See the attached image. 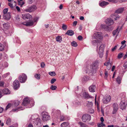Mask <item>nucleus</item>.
Listing matches in <instances>:
<instances>
[{
    "instance_id": "nucleus-1",
    "label": "nucleus",
    "mask_w": 127,
    "mask_h": 127,
    "mask_svg": "<svg viewBox=\"0 0 127 127\" xmlns=\"http://www.w3.org/2000/svg\"><path fill=\"white\" fill-rule=\"evenodd\" d=\"M94 38L101 41L103 38L102 33L100 32H96L93 34Z\"/></svg>"
},
{
    "instance_id": "nucleus-2",
    "label": "nucleus",
    "mask_w": 127,
    "mask_h": 127,
    "mask_svg": "<svg viewBox=\"0 0 127 127\" xmlns=\"http://www.w3.org/2000/svg\"><path fill=\"white\" fill-rule=\"evenodd\" d=\"M82 119L83 122H87L91 119V117L89 115L84 114L83 115L82 117Z\"/></svg>"
},
{
    "instance_id": "nucleus-3",
    "label": "nucleus",
    "mask_w": 127,
    "mask_h": 127,
    "mask_svg": "<svg viewBox=\"0 0 127 127\" xmlns=\"http://www.w3.org/2000/svg\"><path fill=\"white\" fill-rule=\"evenodd\" d=\"M42 119L44 121H46L49 120L50 117L47 113H43L42 115Z\"/></svg>"
},
{
    "instance_id": "nucleus-4",
    "label": "nucleus",
    "mask_w": 127,
    "mask_h": 127,
    "mask_svg": "<svg viewBox=\"0 0 127 127\" xmlns=\"http://www.w3.org/2000/svg\"><path fill=\"white\" fill-rule=\"evenodd\" d=\"M120 108L122 110L125 109L127 105V101L126 100L121 101L120 104Z\"/></svg>"
},
{
    "instance_id": "nucleus-5",
    "label": "nucleus",
    "mask_w": 127,
    "mask_h": 127,
    "mask_svg": "<svg viewBox=\"0 0 127 127\" xmlns=\"http://www.w3.org/2000/svg\"><path fill=\"white\" fill-rule=\"evenodd\" d=\"M27 76L24 74H23L20 75L19 77V79L21 83H24L26 80Z\"/></svg>"
},
{
    "instance_id": "nucleus-6",
    "label": "nucleus",
    "mask_w": 127,
    "mask_h": 127,
    "mask_svg": "<svg viewBox=\"0 0 127 127\" xmlns=\"http://www.w3.org/2000/svg\"><path fill=\"white\" fill-rule=\"evenodd\" d=\"M37 7L35 5H33L29 7L25 10V11L27 12H31L36 10Z\"/></svg>"
},
{
    "instance_id": "nucleus-7",
    "label": "nucleus",
    "mask_w": 127,
    "mask_h": 127,
    "mask_svg": "<svg viewBox=\"0 0 127 127\" xmlns=\"http://www.w3.org/2000/svg\"><path fill=\"white\" fill-rule=\"evenodd\" d=\"M111 99L110 96L109 95H107L103 99V103L104 104H107L110 101Z\"/></svg>"
},
{
    "instance_id": "nucleus-8",
    "label": "nucleus",
    "mask_w": 127,
    "mask_h": 127,
    "mask_svg": "<svg viewBox=\"0 0 127 127\" xmlns=\"http://www.w3.org/2000/svg\"><path fill=\"white\" fill-rule=\"evenodd\" d=\"M113 110L112 112L113 114H116L118 109V105L116 103H114L113 105Z\"/></svg>"
},
{
    "instance_id": "nucleus-9",
    "label": "nucleus",
    "mask_w": 127,
    "mask_h": 127,
    "mask_svg": "<svg viewBox=\"0 0 127 127\" xmlns=\"http://www.w3.org/2000/svg\"><path fill=\"white\" fill-rule=\"evenodd\" d=\"M13 85L14 88V89H16L19 88V82L18 80H15L14 82Z\"/></svg>"
},
{
    "instance_id": "nucleus-10",
    "label": "nucleus",
    "mask_w": 127,
    "mask_h": 127,
    "mask_svg": "<svg viewBox=\"0 0 127 127\" xmlns=\"http://www.w3.org/2000/svg\"><path fill=\"white\" fill-rule=\"evenodd\" d=\"M106 24L109 26H110L113 24L114 22L113 20L110 18H108L105 21Z\"/></svg>"
},
{
    "instance_id": "nucleus-11",
    "label": "nucleus",
    "mask_w": 127,
    "mask_h": 127,
    "mask_svg": "<svg viewBox=\"0 0 127 127\" xmlns=\"http://www.w3.org/2000/svg\"><path fill=\"white\" fill-rule=\"evenodd\" d=\"M3 16L4 19L9 20L11 17L10 13V12H8L6 14H3Z\"/></svg>"
},
{
    "instance_id": "nucleus-12",
    "label": "nucleus",
    "mask_w": 127,
    "mask_h": 127,
    "mask_svg": "<svg viewBox=\"0 0 127 127\" xmlns=\"http://www.w3.org/2000/svg\"><path fill=\"white\" fill-rule=\"evenodd\" d=\"M30 102V100L28 97L25 98L22 103V105L25 106L27 105Z\"/></svg>"
},
{
    "instance_id": "nucleus-13",
    "label": "nucleus",
    "mask_w": 127,
    "mask_h": 127,
    "mask_svg": "<svg viewBox=\"0 0 127 127\" xmlns=\"http://www.w3.org/2000/svg\"><path fill=\"white\" fill-rule=\"evenodd\" d=\"M22 17L24 19H30L32 17V16L29 14H22Z\"/></svg>"
},
{
    "instance_id": "nucleus-14",
    "label": "nucleus",
    "mask_w": 127,
    "mask_h": 127,
    "mask_svg": "<svg viewBox=\"0 0 127 127\" xmlns=\"http://www.w3.org/2000/svg\"><path fill=\"white\" fill-rule=\"evenodd\" d=\"M89 91L92 92H95V89H96V86L94 85H92L89 87Z\"/></svg>"
},
{
    "instance_id": "nucleus-15",
    "label": "nucleus",
    "mask_w": 127,
    "mask_h": 127,
    "mask_svg": "<svg viewBox=\"0 0 127 127\" xmlns=\"http://www.w3.org/2000/svg\"><path fill=\"white\" fill-rule=\"evenodd\" d=\"M98 63L97 61H95L94 62L92 65L91 66L92 68H93V69L95 71L98 66Z\"/></svg>"
},
{
    "instance_id": "nucleus-16",
    "label": "nucleus",
    "mask_w": 127,
    "mask_h": 127,
    "mask_svg": "<svg viewBox=\"0 0 127 127\" xmlns=\"http://www.w3.org/2000/svg\"><path fill=\"white\" fill-rule=\"evenodd\" d=\"M86 73H89L91 72H93L94 70L93 69V68H92L91 66L88 67L87 68L86 70Z\"/></svg>"
},
{
    "instance_id": "nucleus-17",
    "label": "nucleus",
    "mask_w": 127,
    "mask_h": 127,
    "mask_svg": "<svg viewBox=\"0 0 127 127\" xmlns=\"http://www.w3.org/2000/svg\"><path fill=\"white\" fill-rule=\"evenodd\" d=\"M109 4V3L105 1H103L99 3V5L102 7H103L104 6H105Z\"/></svg>"
},
{
    "instance_id": "nucleus-18",
    "label": "nucleus",
    "mask_w": 127,
    "mask_h": 127,
    "mask_svg": "<svg viewBox=\"0 0 127 127\" xmlns=\"http://www.w3.org/2000/svg\"><path fill=\"white\" fill-rule=\"evenodd\" d=\"M3 93L5 94H9L10 93V91L8 89L6 88L2 90Z\"/></svg>"
},
{
    "instance_id": "nucleus-19",
    "label": "nucleus",
    "mask_w": 127,
    "mask_h": 127,
    "mask_svg": "<svg viewBox=\"0 0 127 127\" xmlns=\"http://www.w3.org/2000/svg\"><path fill=\"white\" fill-rule=\"evenodd\" d=\"M78 124L80 125V127H89L87 125L82 122H79Z\"/></svg>"
},
{
    "instance_id": "nucleus-20",
    "label": "nucleus",
    "mask_w": 127,
    "mask_h": 127,
    "mask_svg": "<svg viewBox=\"0 0 127 127\" xmlns=\"http://www.w3.org/2000/svg\"><path fill=\"white\" fill-rule=\"evenodd\" d=\"M104 65L107 66V68L109 70L110 69L111 65V64L109 62L105 63L104 64Z\"/></svg>"
},
{
    "instance_id": "nucleus-21",
    "label": "nucleus",
    "mask_w": 127,
    "mask_h": 127,
    "mask_svg": "<svg viewBox=\"0 0 127 127\" xmlns=\"http://www.w3.org/2000/svg\"><path fill=\"white\" fill-rule=\"evenodd\" d=\"M65 34L70 36H72L74 34V32L72 30H70L68 31Z\"/></svg>"
},
{
    "instance_id": "nucleus-22",
    "label": "nucleus",
    "mask_w": 127,
    "mask_h": 127,
    "mask_svg": "<svg viewBox=\"0 0 127 127\" xmlns=\"http://www.w3.org/2000/svg\"><path fill=\"white\" fill-rule=\"evenodd\" d=\"M124 10L123 8H119L116 10L115 12L117 13H122Z\"/></svg>"
},
{
    "instance_id": "nucleus-23",
    "label": "nucleus",
    "mask_w": 127,
    "mask_h": 127,
    "mask_svg": "<svg viewBox=\"0 0 127 127\" xmlns=\"http://www.w3.org/2000/svg\"><path fill=\"white\" fill-rule=\"evenodd\" d=\"M101 41L98 39H93L92 41V43L94 45L95 44L100 43L101 42Z\"/></svg>"
},
{
    "instance_id": "nucleus-24",
    "label": "nucleus",
    "mask_w": 127,
    "mask_h": 127,
    "mask_svg": "<svg viewBox=\"0 0 127 127\" xmlns=\"http://www.w3.org/2000/svg\"><path fill=\"white\" fill-rule=\"evenodd\" d=\"M122 77L120 76H118L116 79V81L119 84H120L121 83V81L122 80Z\"/></svg>"
},
{
    "instance_id": "nucleus-25",
    "label": "nucleus",
    "mask_w": 127,
    "mask_h": 127,
    "mask_svg": "<svg viewBox=\"0 0 127 127\" xmlns=\"http://www.w3.org/2000/svg\"><path fill=\"white\" fill-rule=\"evenodd\" d=\"M115 14L112 15H111L112 18L114 19L115 20L118 19L120 17L119 16H116Z\"/></svg>"
},
{
    "instance_id": "nucleus-26",
    "label": "nucleus",
    "mask_w": 127,
    "mask_h": 127,
    "mask_svg": "<svg viewBox=\"0 0 127 127\" xmlns=\"http://www.w3.org/2000/svg\"><path fill=\"white\" fill-rule=\"evenodd\" d=\"M104 47V45L103 44H102L99 47V51H100L101 50H102V51H103V50Z\"/></svg>"
},
{
    "instance_id": "nucleus-27",
    "label": "nucleus",
    "mask_w": 127,
    "mask_h": 127,
    "mask_svg": "<svg viewBox=\"0 0 127 127\" xmlns=\"http://www.w3.org/2000/svg\"><path fill=\"white\" fill-rule=\"evenodd\" d=\"M56 40L57 42H61L62 41V38L61 36H58L56 37Z\"/></svg>"
},
{
    "instance_id": "nucleus-28",
    "label": "nucleus",
    "mask_w": 127,
    "mask_h": 127,
    "mask_svg": "<svg viewBox=\"0 0 127 127\" xmlns=\"http://www.w3.org/2000/svg\"><path fill=\"white\" fill-rule=\"evenodd\" d=\"M105 125L103 124V122L98 123L97 124V127H105Z\"/></svg>"
},
{
    "instance_id": "nucleus-29",
    "label": "nucleus",
    "mask_w": 127,
    "mask_h": 127,
    "mask_svg": "<svg viewBox=\"0 0 127 127\" xmlns=\"http://www.w3.org/2000/svg\"><path fill=\"white\" fill-rule=\"evenodd\" d=\"M68 125V123L67 122H64L62 123L61 125V127H66Z\"/></svg>"
},
{
    "instance_id": "nucleus-30",
    "label": "nucleus",
    "mask_w": 127,
    "mask_h": 127,
    "mask_svg": "<svg viewBox=\"0 0 127 127\" xmlns=\"http://www.w3.org/2000/svg\"><path fill=\"white\" fill-rule=\"evenodd\" d=\"M83 96L86 98H88L90 97L88 93L86 92H85L83 93Z\"/></svg>"
},
{
    "instance_id": "nucleus-31",
    "label": "nucleus",
    "mask_w": 127,
    "mask_h": 127,
    "mask_svg": "<svg viewBox=\"0 0 127 127\" xmlns=\"http://www.w3.org/2000/svg\"><path fill=\"white\" fill-rule=\"evenodd\" d=\"M93 105V103L91 102L88 101L87 106L88 107H91Z\"/></svg>"
},
{
    "instance_id": "nucleus-32",
    "label": "nucleus",
    "mask_w": 127,
    "mask_h": 127,
    "mask_svg": "<svg viewBox=\"0 0 127 127\" xmlns=\"http://www.w3.org/2000/svg\"><path fill=\"white\" fill-rule=\"evenodd\" d=\"M71 45L72 46L74 47H76L77 45V43L75 41H73L71 43Z\"/></svg>"
},
{
    "instance_id": "nucleus-33",
    "label": "nucleus",
    "mask_w": 127,
    "mask_h": 127,
    "mask_svg": "<svg viewBox=\"0 0 127 127\" xmlns=\"http://www.w3.org/2000/svg\"><path fill=\"white\" fill-rule=\"evenodd\" d=\"M103 51H102V50H101V51H98V54L99 55V57L100 58H102L103 56Z\"/></svg>"
},
{
    "instance_id": "nucleus-34",
    "label": "nucleus",
    "mask_w": 127,
    "mask_h": 127,
    "mask_svg": "<svg viewBox=\"0 0 127 127\" xmlns=\"http://www.w3.org/2000/svg\"><path fill=\"white\" fill-rule=\"evenodd\" d=\"M49 74L51 76H54L56 75L55 72L54 71L49 72Z\"/></svg>"
},
{
    "instance_id": "nucleus-35",
    "label": "nucleus",
    "mask_w": 127,
    "mask_h": 127,
    "mask_svg": "<svg viewBox=\"0 0 127 127\" xmlns=\"http://www.w3.org/2000/svg\"><path fill=\"white\" fill-rule=\"evenodd\" d=\"M123 53H120L118 54V58L119 59L121 58L123 56Z\"/></svg>"
},
{
    "instance_id": "nucleus-36",
    "label": "nucleus",
    "mask_w": 127,
    "mask_h": 127,
    "mask_svg": "<svg viewBox=\"0 0 127 127\" xmlns=\"http://www.w3.org/2000/svg\"><path fill=\"white\" fill-rule=\"evenodd\" d=\"M40 75L39 74H36L34 75V77L37 79H40Z\"/></svg>"
},
{
    "instance_id": "nucleus-37",
    "label": "nucleus",
    "mask_w": 127,
    "mask_h": 127,
    "mask_svg": "<svg viewBox=\"0 0 127 127\" xmlns=\"http://www.w3.org/2000/svg\"><path fill=\"white\" fill-rule=\"evenodd\" d=\"M33 24V21L27 22V26H30L32 25Z\"/></svg>"
},
{
    "instance_id": "nucleus-38",
    "label": "nucleus",
    "mask_w": 127,
    "mask_h": 127,
    "mask_svg": "<svg viewBox=\"0 0 127 127\" xmlns=\"http://www.w3.org/2000/svg\"><path fill=\"white\" fill-rule=\"evenodd\" d=\"M4 46L1 44L0 43V51H2L3 50Z\"/></svg>"
},
{
    "instance_id": "nucleus-39",
    "label": "nucleus",
    "mask_w": 127,
    "mask_h": 127,
    "mask_svg": "<svg viewBox=\"0 0 127 127\" xmlns=\"http://www.w3.org/2000/svg\"><path fill=\"white\" fill-rule=\"evenodd\" d=\"M57 88V87L56 86L53 85H51L50 87V89L53 90H55Z\"/></svg>"
},
{
    "instance_id": "nucleus-40",
    "label": "nucleus",
    "mask_w": 127,
    "mask_h": 127,
    "mask_svg": "<svg viewBox=\"0 0 127 127\" xmlns=\"http://www.w3.org/2000/svg\"><path fill=\"white\" fill-rule=\"evenodd\" d=\"M11 123V119L10 118H8L7 120L6 123L7 124L9 125Z\"/></svg>"
},
{
    "instance_id": "nucleus-41",
    "label": "nucleus",
    "mask_w": 127,
    "mask_h": 127,
    "mask_svg": "<svg viewBox=\"0 0 127 127\" xmlns=\"http://www.w3.org/2000/svg\"><path fill=\"white\" fill-rule=\"evenodd\" d=\"M118 29L119 27H118L116 30L114 31H113V34L114 36L116 34V33H117V32L118 31Z\"/></svg>"
},
{
    "instance_id": "nucleus-42",
    "label": "nucleus",
    "mask_w": 127,
    "mask_h": 127,
    "mask_svg": "<svg viewBox=\"0 0 127 127\" xmlns=\"http://www.w3.org/2000/svg\"><path fill=\"white\" fill-rule=\"evenodd\" d=\"M60 119L61 121H64L65 120V118L64 116L62 115L61 116Z\"/></svg>"
},
{
    "instance_id": "nucleus-43",
    "label": "nucleus",
    "mask_w": 127,
    "mask_h": 127,
    "mask_svg": "<svg viewBox=\"0 0 127 127\" xmlns=\"http://www.w3.org/2000/svg\"><path fill=\"white\" fill-rule=\"evenodd\" d=\"M20 102L18 101H16L14 103V105L16 106H17L19 104Z\"/></svg>"
},
{
    "instance_id": "nucleus-44",
    "label": "nucleus",
    "mask_w": 127,
    "mask_h": 127,
    "mask_svg": "<svg viewBox=\"0 0 127 127\" xmlns=\"http://www.w3.org/2000/svg\"><path fill=\"white\" fill-rule=\"evenodd\" d=\"M62 28L63 30H66L67 29L66 25L64 24H63L62 26Z\"/></svg>"
},
{
    "instance_id": "nucleus-45",
    "label": "nucleus",
    "mask_w": 127,
    "mask_h": 127,
    "mask_svg": "<svg viewBox=\"0 0 127 127\" xmlns=\"http://www.w3.org/2000/svg\"><path fill=\"white\" fill-rule=\"evenodd\" d=\"M8 5L10 6L11 8H13L15 6L14 5H13V4L11 2H9L8 3Z\"/></svg>"
},
{
    "instance_id": "nucleus-46",
    "label": "nucleus",
    "mask_w": 127,
    "mask_h": 127,
    "mask_svg": "<svg viewBox=\"0 0 127 127\" xmlns=\"http://www.w3.org/2000/svg\"><path fill=\"white\" fill-rule=\"evenodd\" d=\"M21 107H18L17 108H16L15 109H13L12 110V111H16L17 110H22V109H21Z\"/></svg>"
},
{
    "instance_id": "nucleus-47",
    "label": "nucleus",
    "mask_w": 127,
    "mask_h": 127,
    "mask_svg": "<svg viewBox=\"0 0 127 127\" xmlns=\"http://www.w3.org/2000/svg\"><path fill=\"white\" fill-rule=\"evenodd\" d=\"M8 9L7 8L4 9L3 11V13L4 14H7L8 11Z\"/></svg>"
},
{
    "instance_id": "nucleus-48",
    "label": "nucleus",
    "mask_w": 127,
    "mask_h": 127,
    "mask_svg": "<svg viewBox=\"0 0 127 127\" xmlns=\"http://www.w3.org/2000/svg\"><path fill=\"white\" fill-rule=\"evenodd\" d=\"M3 94L2 90L0 89V98H1L3 95L2 94Z\"/></svg>"
},
{
    "instance_id": "nucleus-49",
    "label": "nucleus",
    "mask_w": 127,
    "mask_h": 127,
    "mask_svg": "<svg viewBox=\"0 0 127 127\" xmlns=\"http://www.w3.org/2000/svg\"><path fill=\"white\" fill-rule=\"evenodd\" d=\"M56 81V79L55 78H53L51 79V82L52 84L53 83Z\"/></svg>"
},
{
    "instance_id": "nucleus-50",
    "label": "nucleus",
    "mask_w": 127,
    "mask_h": 127,
    "mask_svg": "<svg viewBox=\"0 0 127 127\" xmlns=\"http://www.w3.org/2000/svg\"><path fill=\"white\" fill-rule=\"evenodd\" d=\"M11 106V104L10 103H9L6 106V110H7Z\"/></svg>"
},
{
    "instance_id": "nucleus-51",
    "label": "nucleus",
    "mask_w": 127,
    "mask_h": 127,
    "mask_svg": "<svg viewBox=\"0 0 127 127\" xmlns=\"http://www.w3.org/2000/svg\"><path fill=\"white\" fill-rule=\"evenodd\" d=\"M34 1V0H28V2L29 4H31Z\"/></svg>"
},
{
    "instance_id": "nucleus-52",
    "label": "nucleus",
    "mask_w": 127,
    "mask_h": 127,
    "mask_svg": "<svg viewBox=\"0 0 127 127\" xmlns=\"http://www.w3.org/2000/svg\"><path fill=\"white\" fill-rule=\"evenodd\" d=\"M7 24H3V26L5 29H7L8 28V27H7Z\"/></svg>"
},
{
    "instance_id": "nucleus-53",
    "label": "nucleus",
    "mask_w": 127,
    "mask_h": 127,
    "mask_svg": "<svg viewBox=\"0 0 127 127\" xmlns=\"http://www.w3.org/2000/svg\"><path fill=\"white\" fill-rule=\"evenodd\" d=\"M118 45H116L114 46V47L112 48V51H114L117 48V46H118Z\"/></svg>"
},
{
    "instance_id": "nucleus-54",
    "label": "nucleus",
    "mask_w": 127,
    "mask_h": 127,
    "mask_svg": "<svg viewBox=\"0 0 127 127\" xmlns=\"http://www.w3.org/2000/svg\"><path fill=\"white\" fill-rule=\"evenodd\" d=\"M124 67L125 68H126L127 67V61L124 64Z\"/></svg>"
},
{
    "instance_id": "nucleus-55",
    "label": "nucleus",
    "mask_w": 127,
    "mask_h": 127,
    "mask_svg": "<svg viewBox=\"0 0 127 127\" xmlns=\"http://www.w3.org/2000/svg\"><path fill=\"white\" fill-rule=\"evenodd\" d=\"M105 76L104 78H106L108 76V73L107 71H105Z\"/></svg>"
},
{
    "instance_id": "nucleus-56",
    "label": "nucleus",
    "mask_w": 127,
    "mask_h": 127,
    "mask_svg": "<svg viewBox=\"0 0 127 127\" xmlns=\"http://www.w3.org/2000/svg\"><path fill=\"white\" fill-rule=\"evenodd\" d=\"M82 38V36L80 35L78 37V39L79 40H81Z\"/></svg>"
},
{
    "instance_id": "nucleus-57",
    "label": "nucleus",
    "mask_w": 127,
    "mask_h": 127,
    "mask_svg": "<svg viewBox=\"0 0 127 127\" xmlns=\"http://www.w3.org/2000/svg\"><path fill=\"white\" fill-rule=\"evenodd\" d=\"M38 17H35L34 19V22H36L38 21Z\"/></svg>"
},
{
    "instance_id": "nucleus-58",
    "label": "nucleus",
    "mask_w": 127,
    "mask_h": 127,
    "mask_svg": "<svg viewBox=\"0 0 127 127\" xmlns=\"http://www.w3.org/2000/svg\"><path fill=\"white\" fill-rule=\"evenodd\" d=\"M77 21H74L73 23V26H76V25L77 23Z\"/></svg>"
},
{
    "instance_id": "nucleus-59",
    "label": "nucleus",
    "mask_w": 127,
    "mask_h": 127,
    "mask_svg": "<svg viewBox=\"0 0 127 127\" xmlns=\"http://www.w3.org/2000/svg\"><path fill=\"white\" fill-rule=\"evenodd\" d=\"M4 84L3 82L2 81L0 82V86H3Z\"/></svg>"
},
{
    "instance_id": "nucleus-60",
    "label": "nucleus",
    "mask_w": 127,
    "mask_h": 127,
    "mask_svg": "<svg viewBox=\"0 0 127 127\" xmlns=\"http://www.w3.org/2000/svg\"><path fill=\"white\" fill-rule=\"evenodd\" d=\"M45 65V64L44 63H41V66L42 67H44V66Z\"/></svg>"
},
{
    "instance_id": "nucleus-61",
    "label": "nucleus",
    "mask_w": 127,
    "mask_h": 127,
    "mask_svg": "<svg viewBox=\"0 0 127 127\" xmlns=\"http://www.w3.org/2000/svg\"><path fill=\"white\" fill-rule=\"evenodd\" d=\"M126 46V45H122L120 47L119 49H121L124 48Z\"/></svg>"
},
{
    "instance_id": "nucleus-62",
    "label": "nucleus",
    "mask_w": 127,
    "mask_h": 127,
    "mask_svg": "<svg viewBox=\"0 0 127 127\" xmlns=\"http://www.w3.org/2000/svg\"><path fill=\"white\" fill-rule=\"evenodd\" d=\"M126 42V41L125 40H123L121 42V44L123 45H125V43Z\"/></svg>"
},
{
    "instance_id": "nucleus-63",
    "label": "nucleus",
    "mask_w": 127,
    "mask_h": 127,
    "mask_svg": "<svg viewBox=\"0 0 127 127\" xmlns=\"http://www.w3.org/2000/svg\"><path fill=\"white\" fill-rule=\"evenodd\" d=\"M3 109L1 107H0V113H2L3 111Z\"/></svg>"
},
{
    "instance_id": "nucleus-64",
    "label": "nucleus",
    "mask_w": 127,
    "mask_h": 127,
    "mask_svg": "<svg viewBox=\"0 0 127 127\" xmlns=\"http://www.w3.org/2000/svg\"><path fill=\"white\" fill-rule=\"evenodd\" d=\"M127 52L126 53V54L124 56V57L123 59H125L127 58Z\"/></svg>"
}]
</instances>
